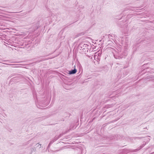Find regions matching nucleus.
<instances>
[{"label": "nucleus", "instance_id": "8", "mask_svg": "<svg viewBox=\"0 0 154 154\" xmlns=\"http://www.w3.org/2000/svg\"><path fill=\"white\" fill-rule=\"evenodd\" d=\"M39 105H41L42 107H45V105L44 104H41V103H39Z\"/></svg>", "mask_w": 154, "mask_h": 154}, {"label": "nucleus", "instance_id": "14", "mask_svg": "<svg viewBox=\"0 0 154 154\" xmlns=\"http://www.w3.org/2000/svg\"><path fill=\"white\" fill-rule=\"evenodd\" d=\"M151 78L153 80H154V76H153L152 77H151Z\"/></svg>", "mask_w": 154, "mask_h": 154}, {"label": "nucleus", "instance_id": "13", "mask_svg": "<svg viewBox=\"0 0 154 154\" xmlns=\"http://www.w3.org/2000/svg\"><path fill=\"white\" fill-rule=\"evenodd\" d=\"M53 140L54 141H56V140H56V138H55V137H54V139H53Z\"/></svg>", "mask_w": 154, "mask_h": 154}, {"label": "nucleus", "instance_id": "16", "mask_svg": "<svg viewBox=\"0 0 154 154\" xmlns=\"http://www.w3.org/2000/svg\"><path fill=\"white\" fill-rule=\"evenodd\" d=\"M153 87L154 88V83L153 84Z\"/></svg>", "mask_w": 154, "mask_h": 154}, {"label": "nucleus", "instance_id": "7", "mask_svg": "<svg viewBox=\"0 0 154 154\" xmlns=\"http://www.w3.org/2000/svg\"><path fill=\"white\" fill-rule=\"evenodd\" d=\"M47 60V59H42V60H40V61H38V62H41V61H45V60ZM37 62H38V61H37Z\"/></svg>", "mask_w": 154, "mask_h": 154}, {"label": "nucleus", "instance_id": "12", "mask_svg": "<svg viewBox=\"0 0 154 154\" xmlns=\"http://www.w3.org/2000/svg\"><path fill=\"white\" fill-rule=\"evenodd\" d=\"M51 145V144H50V143H49V144H48V149L50 147Z\"/></svg>", "mask_w": 154, "mask_h": 154}, {"label": "nucleus", "instance_id": "9", "mask_svg": "<svg viewBox=\"0 0 154 154\" xmlns=\"http://www.w3.org/2000/svg\"><path fill=\"white\" fill-rule=\"evenodd\" d=\"M63 134H60L59 136H58V137H59V138H60L62 136H63Z\"/></svg>", "mask_w": 154, "mask_h": 154}, {"label": "nucleus", "instance_id": "5", "mask_svg": "<svg viewBox=\"0 0 154 154\" xmlns=\"http://www.w3.org/2000/svg\"><path fill=\"white\" fill-rule=\"evenodd\" d=\"M84 34V33L83 32L80 33L77 35L76 36V37H79V36H81L82 35H83Z\"/></svg>", "mask_w": 154, "mask_h": 154}, {"label": "nucleus", "instance_id": "3", "mask_svg": "<svg viewBox=\"0 0 154 154\" xmlns=\"http://www.w3.org/2000/svg\"><path fill=\"white\" fill-rule=\"evenodd\" d=\"M77 72V70L75 68L73 69H72L69 71V74H73Z\"/></svg>", "mask_w": 154, "mask_h": 154}, {"label": "nucleus", "instance_id": "10", "mask_svg": "<svg viewBox=\"0 0 154 154\" xmlns=\"http://www.w3.org/2000/svg\"><path fill=\"white\" fill-rule=\"evenodd\" d=\"M55 137V138H56V140H58L59 138V137L58 136H56Z\"/></svg>", "mask_w": 154, "mask_h": 154}, {"label": "nucleus", "instance_id": "2", "mask_svg": "<svg viewBox=\"0 0 154 154\" xmlns=\"http://www.w3.org/2000/svg\"><path fill=\"white\" fill-rule=\"evenodd\" d=\"M88 46V45L87 44L83 43H80L79 45V47L82 50L85 49L86 48L87 49Z\"/></svg>", "mask_w": 154, "mask_h": 154}, {"label": "nucleus", "instance_id": "11", "mask_svg": "<svg viewBox=\"0 0 154 154\" xmlns=\"http://www.w3.org/2000/svg\"><path fill=\"white\" fill-rule=\"evenodd\" d=\"M55 137V138H56V140H58L59 138V137L58 136H56Z\"/></svg>", "mask_w": 154, "mask_h": 154}, {"label": "nucleus", "instance_id": "1", "mask_svg": "<svg viewBox=\"0 0 154 154\" xmlns=\"http://www.w3.org/2000/svg\"><path fill=\"white\" fill-rule=\"evenodd\" d=\"M114 56L116 59H120L123 57V55L120 52H116L115 54H114Z\"/></svg>", "mask_w": 154, "mask_h": 154}, {"label": "nucleus", "instance_id": "15", "mask_svg": "<svg viewBox=\"0 0 154 154\" xmlns=\"http://www.w3.org/2000/svg\"><path fill=\"white\" fill-rule=\"evenodd\" d=\"M144 128V129L146 128V129H147V127H146V128Z\"/></svg>", "mask_w": 154, "mask_h": 154}, {"label": "nucleus", "instance_id": "6", "mask_svg": "<svg viewBox=\"0 0 154 154\" xmlns=\"http://www.w3.org/2000/svg\"><path fill=\"white\" fill-rule=\"evenodd\" d=\"M54 142V141L53 140H52L49 143H50V144H52Z\"/></svg>", "mask_w": 154, "mask_h": 154}, {"label": "nucleus", "instance_id": "4", "mask_svg": "<svg viewBox=\"0 0 154 154\" xmlns=\"http://www.w3.org/2000/svg\"><path fill=\"white\" fill-rule=\"evenodd\" d=\"M145 144H143L142 145H141L140 146V148L137 149L136 150H137V151H138L139 150H140L141 149H142L145 146Z\"/></svg>", "mask_w": 154, "mask_h": 154}]
</instances>
